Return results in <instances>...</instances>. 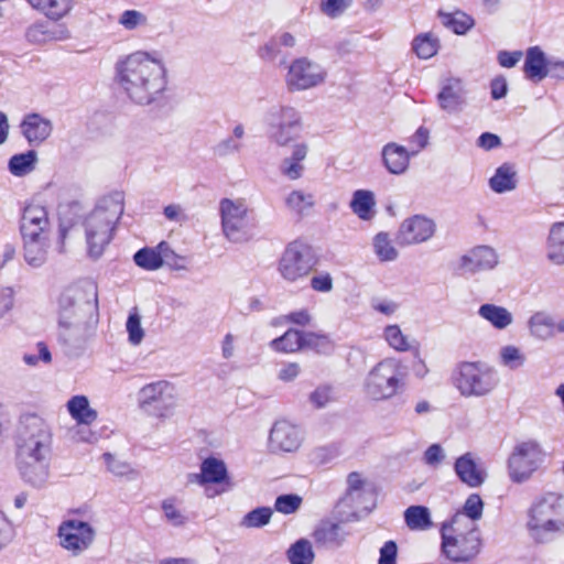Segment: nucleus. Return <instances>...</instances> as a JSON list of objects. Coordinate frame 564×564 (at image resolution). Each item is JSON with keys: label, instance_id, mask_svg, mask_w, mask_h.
<instances>
[{"label": "nucleus", "instance_id": "nucleus-39", "mask_svg": "<svg viewBox=\"0 0 564 564\" xmlns=\"http://www.w3.org/2000/svg\"><path fill=\"white\" fill-rule=\"evenodd\" d=\"M67 410L76 423H93L97 419V412L89 405L85 395H74L67 401Z\"/></svg>", "mask_w": 564, "mask_h": 564}, {"label": "nucleus", "instance_id": "nucleus-46", "mask_svg": "<svg viewBox=\"0 0 564 564\" xmlns=\"http://www.w3.org/2000/svg\"><path fill=\"white\" fill-rule=\"evenodd\" d=\"M404 520L411 530H426L432 525L430 511L423 506L409 507L404 511Z\"/></svg>", "mask_w": 564, "mask_h": 564}, {"label": "nucleus", "instance_id": "nucleus-57", "mask_svg": "<svg viewBox=\"0 0 564 564\" xmlns=\"http://www.w3.org/2000/svg\"><path fill=\"white\" fill-rule=\"evenodd\" d=\"M162 511L165 519L173 525L180 527L185 524L186 517L176 507L175 498H169L162 501Z\"/></svg>", "mask_w": 564, "mask_h": 564}, {"label": "nucleus", "instance_id": "nucleus-31", "mask_svg": "<svg viewBox=\"0 0 564 564\" xmlns=\"http://www.w3.org/2000/svg\"><path fill=\"white\" fill-rule=\"evenodd\" d=\"M562 532H564V521L562 520L547 518L541 523L531 520V540L535 544L551 543Z\"/></svg>", "mask_w": 564, "mask_h": 564}, {"label": "nucleus", "instance_id": "nucleus-61", "mask_svg": "<svg viewBox=\"0 0 564 564\" xmlns=\"http://www.w3.org/2000/svg\"><path fill=\"white\" fill-rule=\"evenodd\" d=\"M352 0H322L321 11L329 17L336 18L351 6Z\"/></svg>", "mask_w": 564, "mask_h": 564}, {"label": "nucleus", "instance_id": "nucleus-58", "mask_svg": "<svg viewBox=\"0 0 564 564\" xmlns=\"http://www.w3.org/2000/svg\"><path fill=\"white\" fill-rule=\"evenodd\" d=\"M104 459L107 464L108 470L111 471L116 476H131L134 478L135 471L133 468L127 463L115 458L110 453L104 454Z\"/></svg>", "mask_w": 564, "mask_h": 564}, {"label": "nucleus", "instance_id": "nucleus-64", "mask_svg": "<svg viewBox=\"0 0 564 564\" xmlns=\"http://www.w3.org/2000/svg\"><path fill=\"white\" fill-rule=\"evenodd\" d=\"M398 546L394 541H387L380 549L378 564H395Z\"/></svg>", "mask_w": 564, "mask_h": 564}, {"label": "nucleus", "instance_id": "nucleus-26", "mask_svg": "<svg viewBox=\"0 0 564 564\" xmlns=\"http://www.w3.org/2000/svg\"><path fill=\"white\" fill-rule=\"evenodd\" d=\"M69 37L67 29L62 26L50 28L45 22H36L25 31V39L31 44H45L52 41H63Z\"/></svg>", "mask_w": 564, "mask_h": 564}, {"label": "nucleus", "instance_id": "nucleus-54", "mask_svg": "<svg viewBox=\"0 0 564 564\" xmlns=\"http://www.w3.org/2000/svg\"><path fill=\"white\" fill-rule=\"evenodd\" d=\"M373 247L376 254L381 261H392L398 257V251L392 246L389 236L386 232H379L375 237Z\"/></svg>", "mask_w": 564, "mask_h": 564}, {"label": "nucleus", "instance_id": "nucleus-32", "mask_svg": "<svg viewBox=\"0 0 564 564\" xmlns=\"http://www.w3.org/2000/svg\"><path fill=\"white\" fill-rule=\"evenodd\" d=\"M556 333H564V321L555 322L554 318L544 313H536L531 316V335L547 339Z\"/></svg>", "mask_w": 564, "mask_h": 564}, {"label": "nucleus", "instance_id": "nucleus-9", "mask_svg": "<svg viewBox=\"0 0 564 564\" xmlns=\"http://www.w3.org/2000/svg\"><path fill=\"white\" fill-rule=\"evenodd\" d=\"M315 265L311 248L301 242H290L278 262V272L288 282L306 278Z\"/></svg>", "mask_w": 564, "mask_h": 564}, {"label": "nucleus", "instance_id": "nucleus-37", "mask_svg": "<svg viewBox=\"0 0 564 564\" xmlns=\"http://www.w3.org/2000/svg\"><path fill=\"white\" fill-rule=\"evenodd\" d=\"M411 47L419 58L429 59L437 54L441 41L433 32L420 33L412 40Z\"/></svg>", "mask_w": 564, "mask_h": 564}, {"label": "nucleus", "instance_id": "nucleus-1", "mask_svg": "<svg viewBox=\"0 0 564 564\" xmlns=\"http://www.w3.org/2000/svg\"><path fill=\"white\" fill-rule=\"evenodd\" d=\"M116 79L126 96L140 106L160 101L167 86L163 64L142 52L116 64Z\"/></svg>", "mask_w": 564, "mask_h": 564}, {"label": "nucleus", "instance_id": "nucleus-36", "mask_svg": "<svg viewBox=\"0 0 564 564\" xmlns=\"http://www.w3.org/2000/svg\"><path fill=\"white\" fill-rule=\"evenodd\" d=\"M547 259L556 264H564V223H555L547 238Z\"/></svg>", "mask_w": 564, "mask_h": 564}, {"label": "nucleus", "instance_id": "nucleus-55", "mask_svg": "<svg viewBox=\"0 0 564 564\" xmlns=\"http://www.w3.org/2000/svg\"><path fill=\"white\" fill-rule=\"evenodd\" d=\"M126 328L128 332L129 343L133 346L140 345L144 338V329L141 326V316L135 308L130 312L126 323Z\"/></svg>", "mask_w": 564, "mask_h": 564}, {"label": "nucleus", "instance_id": "nucleus-20", "mask_svg": "<svg viewBox=\"0 0 564 564\" xmlns=\"http://www.w3.org/2000/svg\"><path fill=\"white\" fill-rule=\"evenodd\" d=\"M454 470L458 479L469 488H479L488 477L486 469L476 462L470 452L456 458Z\"/></svg>", "mask_w": 564, "mask_h": 564}, {"label": "nucleus", "instance_id": "nucleus-47", "mask_svg": "<svg viewBox=\"0 0 564 564\" xmlns=\"http://www.w3.org/2000/svg\"><path fill=\"white\" fill-rule=\"evenodd\" d=\"M303 332L290 328L282 336L271 341V347L276 351L295 352L302 349Z\"/></svg>", "mask_w": 564, "mask_h": 564}, {"label": "nucleus", "instance_id": "nucleus-3", "mask_svg": "<svg viewBox=\"0 0 564 564\" xmlns=\"http://www.w3.org/2000/svg\"><path fill=\"white\" fill-rule=\"evenodd\" d=\"M79 317L80 329L99 323L98 288L95 282L74 285L64 290L58 297V323L69 327V319Z\"/></svg>", "mask_w": 564, "mask_h": 564}, {"label": "nucleus", "instance_id": "nucleus-60", "mask_svg": "<svg viewBox=\"0 0 564 564\" xmlns=\"http://www.w3.org/2000/svg\"><path fill=\"white\" fill-rule=\"evenodd\" d=\"M365 498L366 496H362V497H354V505H350V506H344L343 508H336L337 509V512L338 514L341 517L343 520L345 521H354V520H359L360 519V516H359V511L361 509H365V510H368L367 507H364V501H365Z\"/></svg>", "mask_w": 564, "mask_h": 564}, {"label": "nucleus", "instance_id": "nucleus-52", "mask_svg": "<svg viewBox=\"0 0 564 564\" xmlns=\"http://www.w3.org/2000/svg\"><path fill=\"white\" fill-rule=\"evenodd\" d=\"M332 346L329 336L323 333L303 332L302 349H314L318 352L327 351Z\"/></svg>", "mask_w": 564, "mask_h": 564}, {"label": "nucleus", "instance_id": "nucleus-29", "mask_svg": "<svg viewBox=\"0 0 564 564\" xmlns=\"http://www.w3.org/2000/svg\"><path fill=\"white\" fill-rule=\"evenodd\" d=\"M529 446L527 443L518 445L508 459V474L513 482L521 484L529 478Z\"/></svg>", "mask_w": 564, "mask_h": 564}, {"label": "nucleus", "instance_id": "nucleus-56", "mask_svg": "<svg viewBox=\"0 0 564 564\" xmlns=\"http://www.w3.org/2000/svg\"><path fill=\"white\" fill-rule=\"evenodd\" d=\"M302 501V497L296 494L281 495L275 499L274 509L283 514H292L300 509Z\"/></svg>", "mask_w": 564, "mask_h": 564}, {"label": "nucleus", "instance_id": "nucleus-53", "mask_svg": "<svg viewBox=\"0 0 564 564\" xmlns=\"http://www.w3.org/2000/svg\"><path fill=\"white\" fill-rule=\"evenodd\" d=\"M383 335L389 346L397 351H408L411 347L408 337L398 325L387 326Z\"/></svg>", "mask_w": 564, "mask_h": 564}, {"label": "nucleus", "instance_id": "nucleus-18", "mask_svg": "<svg viewBox=\"0 0 564 564\" xmlns=\"http://www.w3.org/2000/svg\"><path fill=\"white\" fill-rule=\"evenodd\" d=\"M19 129L31 147H39L51 137L53 123L48 118L37 112H31L23 117Z\"/></svg>", "mask_w": 564, "mask_h": 564}, {"label": "nucleus", "instance_id": "nucleus-45", "mask_svg": "<svg viewBox=\"0 0 564 564\" xmlns=\"http://www.w3.org/2000/svg\"><path fill=\"white\" fill-rule=\"evenodd\" d=\"M484 510V502L478 494H471L466 499L463 512H457L451 523L459 525L460 522L464 520V517L469 518L471 520L470 523H474V521L479 520L482 516Z\"/></svg>", "mask_w": 564, "mask_h": 564}, {"label": "nucleus", "instance_id": "nucleus-21", "mask_svg": "<svg viewBox=\"0 0 564 564\" xmlns=\"http://www.w3.org/2000/svg\"><path fill=\"white\" fill-rule=\"evenodd\" d=\"M50 459L17 457V466L23 480L36 488L44 486L50 477Z\"/></svg>", "mask_w": 564, "mask_h": 564}, {"label": "nucleus", "instance_id": "nucleus-63", "mask_svg": "<svg viewBox=\"0 0 564 564\" xmlns=\"http://www.w3.org/2000/svg\"><path fill=\"white\" fill-rule=\"evenodd\" d=\"M242 149V143L231 135L220 141L215 147V153L219 156H226L232 153H237Z\"/></svg>", "mask_w": 564, "mask_h": 564}, {"label": "nucleus", "instance_id": "nucleus-12", "mask_svg": "<svg viewBox=\"0 0 564 564\" xmlns=\"http://www.w3.org/2000/svg\"><path fill=\"white\" fill-rule=\"evenodd\" d=\"M248 207L243 199L223 198L219 202L221 229L231 242L247 240Z\"/></svg>", "mask_w": 564, "mask_h": 564}, {"label": "nucleus", "instance_id": "nucleus-5", "mask_svg": "<svg viewBox=\"0 0 564 564\" xmlns=\"http://www.w3.org/2000/svg\"><path fill=\"white\" fill-rule=\"evenodd\" d=\"M406 375V368L400 360L386 358L369 371L366 393L373 400H388L403 390Z\"/></svg>", "mask_w": 564, "mask_h": 564}, {"label": "nucleus", "instance_id": "nucleus-2", "mask_svg": "<svg viewBox=\"0 0 564 564\" xmlns=\"http://www.w3.org/2000/svg\"><path fill=\"white\" fill-rule=\"evenodd\" d=\"M123 213L124 194L113 191L102 196L85 217L83 226L89 258L96 260L102 256Z\"/></svg>", "mask_w": 564, "mask_h": 564}, {"label": "nucleus", "instance_id": "nucleus-33", "mask_svg": "<svg viewBox=\"0 0 564 564\" xmlns=\"http://www.w3.org/2000/svg\"><path fill=\"white\" fill-rule=\"evenodd\" d=\"M437 17L443 26L457 35H464L475 26V19L464 11L444 12L440 10Z\"/></svg>", "mask_w": 564, "mask_h": 564}, {"label": "nucleus", "instance_id": "nucleus-44", "mask_svg": "<svg viewBox=\"0 0 564 564\" xmlns=\"http://www.w3.org/2000/svg\"><path fill=\"white\" fill-rule=\"evenodd\" d=\"M290 564H312L315 558L312 543L306 539L295 541L286 551Z\"/></svg>", "mask_w": 564, "mask_h": 564}, {"label": "nucleus", "instance_id": "nucleus-13", "mask_svg": "<svg viewBox=\"0 0 564 564\" xmlns=\"http://www.w3.org/2000/svg\"><path fill=\"white\" fill-rule=\"evenodd\" d=\"M69 327H64L58 323V340L69 356H78L86 347L88 340L95 335L98 323H94L91 327L80 329L83 325L82 318L75 317L69 319Z\"/></svg>", "mask_w": 564, "mask_h": 564}, {"label": "nucleus", "instance_id": "nucleus-59", "mask_svg": "<svg viewBox=\"0 0 564 564\" xmlns=\"http://www.w3.org/2000/svg\"><path fill=\"white\" fill-rule=\"evenodd\" d=\"M119 23L126 30H134L140 25H145L148 23V19L145 14L138 10H126L121 13Z\"/></svg>", "mask_w": 564, "mask_h": 564}, {"label": "nucleus", "instance_id": "nucleus-35", "mask_svg": "<svg viewBox=\"0 0 564 564\" xmlns=\"http://www.w3.org/2000/svg\"><path fill=\"white\" fill-rule=\"evenodd\" d=\"M561 495L546 492L538 497L531 506V520L539 521L543 517H552L560 513Z\"/></svg>", "mask_w": 564, "mask_h": 564}, {"label": "nucleus", "instance_id": "nucleus-50", "mask_svg": "<svg viewBox=\"0 0 564 564\" xmlns=\"http://www.w3.org/2000/svg\"><path fill=\"white\" fill-rule=\"evenodd\" d=\"M527 361V356L522 352L518 347L512 345H507L501 347L499 351V362L501 366L516 370L522 366H524Z\"/></svg>", "mask_w": 564, "mask_h": 564}, {"label": "nucleus", "instance_id": "nucleus-34", "mask_svg": "<svg viewBox=\"0 0 564 564\" xmlns=\"http://www.w3.org/2000/svg\"><path fill=\"white\" fill-rule=\"evenodd\" d=\"M23 249L26 263L39 268L47 259L48 239L47 237L23 239Z\"/></svg>", "mask_w": 564, "mask_h": 564}, {"label": "nucleus", "instance_id": "nucleus-42", "mask_svg": "<svg viewBox=\"0 0 564 564\" xmlns=\"http://www.w3.org/2000/svg\"><path fill=\"white\" fill-rule=\"evenodd\" d=\"M478 314L497 329L507 328L513 321L507 308L495 304H482Z\"/></svg>", "mask_w": 564, "mask_h": 564}, {"label": "nucleus", "instance_id": "nucleus-23", "mask_svg": "<svg viewBox=\"0 0 564 564\" xmlns=\"http://www.w3.org/2000/svg\"><path fill=\"white\" fill-rule=\"evenodd\" d=\"M200 470L207 484H216L220 489L216 491L217 495L227 492L235 487V482L230 478L227 466L224 460L216 457H207L200 464Z\"/></svg>", "mask_w": 564, "mask_h": 564}, {"label": "nucleus", "instance_id": "nucleus-51", "mask_svg": "<svg viewBox=\"0 0 564 564\" xmlns=\"http://www.w3.org/2000/svg\"><path fill=\"white\" fill-rule=\"evenodd\" d=\"M348 488L345 496L337 502L336 508H343L344 506L354 505V497L367 496L364 491V480L358 473H350L347 478Z\"/></svg>", "mask_w": 564, "mask_h": 564}, {"label": "nucleus", "instance_id": "nucleus-28", "mask_svg": "<svg viewBox=\"0 0 564 564\" xmlns=\"http://www.w3.org/2000/svg\"><path fill=\"white\" fill-rule=\"evenodd\" d=\"M34 10L51 21H59L70 13L74 0H25Z\"/></svg>", "mask_w": 564, "mask_h": 564}, {"label": "nucleus", "instance_id": "nucleus-15", "mask_svg": "<svg viewBox=\"0 0 564 564\" xmlns=\"http://www.w3.org/2000/svg\"><path fill=\"white\" fill-rule=\"evenodd\" d=\"M434 231L435 224L433 220L421 215H414L401 223L395 239L400 246H410L429 240Z\"/></svg>", "mask_w": 564, "mask_h": 564}, {"label": "nucleus", "instance_id": "nucleus-10", "mask_svg": "<svg viewBox=\"0 0 564 564\" xmlns=\"http://www.w3.org/2000/svg\"><path fill=\"white\" fill-rule=\"evenodd\" d=\"M326 69L318 63L299 57L291 62L285 75V85L290 91H303L325 83Z\"/></svg>", "mask_w": 564, "mask_h": 564}, {"label": "nucleus", "instance_id": "nucleus-6", "mask_svg": "<svg viewBox=\"0 0 564 564\" xmlns=\"http://www.w3.org/2000/svg\"><path fill=\"white\" fill-rule=\"evenodd\" d=\"M453 382L463 397H485L499 383L498 371L481 361L460 362L453 372Z\"/></svg>", "mask_w": 564, "mask_h": 564}, {"label": "nucleus", "instance_id": "nucleus-4", "mask_svg": "<svg viewBox=\"0 0 564 564\" xmlns=\"http://www.w3.org/2000/svg\"><path fill=\"white\" fill-rule=\"evenodd\" d=\"M52 434L45 421L36 414L20 417L17 435V457L51 458Z\"/></svg>", "mask_w": 564, "mask_h": 564}, {"label": "nucleus", "instance_id": "nucleus-43", "mask_svg": "<svg viewBox=\"0 0 564 564\" xmlns=\"http://www.w3.org/2000/svg\"><path fill=\"white\" fill-rule=\"evenodd\" d=\"M314 204V196L300 189L292 191L284 198L285 207L299 217H302Z\"/></svg>", "mask_w": 564, "mask_h": 564}, {"label": "nucleus", "instance_id": "nucleus-8", "mask_svg": "<svg viewBox=\"0 0 564 564\" xmlns=\"http://www.w3.org/2000/svg\"><path fill=\"white\" fill-rule=\"evenodd\" d=\"M442 550L453 562H468L480 551L479 532L475 523H470L467 532L459 531V525L444 523L442 525Z\"/></svg>", "mask_w": 564, "mask_h": 564}, {"label": "nucleus", "instance_id": "nucleus-22", "mask_svg": "<svg viewBox=\"0 0 564 564\" xmlns=\"http://www.w3.org/2000/svg\"><path fill=\"white\" fill-rule=\"evenodd\" d=\"M308 154L306 142H295L291 145L290 155L283 158L279 165L280 173L290 181H296L305 171L304 161Z\"/></svg>", "mask_w": 564, "mask_h": 564}, {"label": "nucleus", "instance_id": "nucleus-24", "mask_svg": "<svg viewBox=\"0 0 564 564\" xmlns=\"http://www.w3.org/2000/svg\"><path fill=\"white\" fill-rule=\"evenodd\" d=\"M411 156V152L395 142L387 143L381 150L382 163L393 175H401L408 171Z\"/></svg>", "mask_w": 564, "mask_h": 564}, {"label": "nucleus", "instance_id": "nucleus-38", "mask_svg": "<svg viewBox=\"0 0 564 564\" xmlns=\"http://www.w3.org/2000/svg\"><path fill=\"white\" fill-rule=\"evenodd\" d=\"M518 178L514 167L508 163L502 164L496 170L494 176L489 180V186L495 193H506L517 187Z\"/></svg>", "mask_w": 564, "mask_h": 564}, {"label": "nucleus", "instance_id": "nucleus-48", "mask_svg": "<svg viewBox=\"0 0 564 564\" xmlns=\"http://www.w3.org/2000/svg\"><path fill=\"white\" fill-rule=\"evenodd\" d=\"M273 510L270 507H258L246 513L239 525L245 529H258L267 525L272 518Z\"/></svg>", "mask_w": 564, "mask_h": 564}, {"label": "nucleus", "instance_id": "nucleus-19", "mask_svg": "<svg viewBox=\"0 0 564 564\" xmlns=\"http://www.w3.org/2000/svg\"><path fill=\"white\" fill-rule=\"evenodd\" d=\"M48 226V217L44 207L29 205L24 208L20 221L22 239L47 237Z\"/></svg>", "mask_w": 564, "mask_h": 564}, {"label": "nucleus", "instance_id": "nucleus-40", "mask_svg": "<svg viewBox=\"0 0 564 564\" xmlns=\"http://www.w3.org/2000/svg\"><path fill=\"white\" fill-rule=\"evenodd\" d=\"M349 206L360 219L368 220L373 216L375 194L368 189H357L352 194Z\"/></svg>", "mask_w": 564, "mask_h": 564}, {"label": "nucleus", "instance_id": "nucleus-25", "mask_svg": "<svg viewBox=\"0 0 564 564\" xmlns=\"http://www.w3.org/2000/svg\"><path fill=\"white\" fill-rule=\"evenodd\" d=\"M441 109L448 113L458 112L465 105V90L459 79H449L437 95Z\"/></svg>", "mask_w": 564, "mask_h": 564}, {"label": "nucleus", "instance_id": "nucleus-16", "mask_svg": "<svg viewBox=\"0 0 564 564\" xmlns=\"http://www.w3.org/2000/svg\"><path fill=\"white\" fill-rule=\"evenodd\" d=\"M547 76L564 80V61L549 59L540 46H531V84H539Z\"/></svg>", "mask_w": 564, "mask_h": 564}, {"label": "nucleus", "instance_id": "nucleus-49", "mask_svg": "<svg viewBox=\"0 0 564 564\" xmlns=\"http://www.w3.org/2000/svg\"><path fill=\"white\" fill-rule=\"evenodd\" d=\"M134 263L148 271H155L163 265L162 254L152 248H142L133 256Z\"/></svg>", "mask_w": 564, "mask_h": 564}, {"label": "nucleus", "instance_id": "nucleus-11", "mask_svg": "<svg viewBox=\"0 0 564 564\" xmlns=\"http://www.w3.org/2000/svg\"><path fill=\"white\" fill-rule=\"evenodd\" d=\"M57 538L62 549L73 556H78L93 545L96 530L88 522L67 519L58 525Z\"/></svg>", "mask_w": 564, "mask_h": 564}, {"label": "nucleus", "instance_id": "nucleus-17", "mask_svg": "<svg viewBox=\"0 0 564 564\" xmlns=\"http://www.w3.org/2000/svg\"><path fill=\"white\" fill-rule=\"evenodd\" d=\"M302 442L299 429L286 420L276 421L269 435V445L273 452H294Z\"/></svg>", "mask_w": 564, "mask_h": 564}, {"label": "nucleus", "instance_id": "nucleus-14", "mask_svg": "<svg viewBox=\"0 0 564 564\" xmlns=\"http://www.w3.org/2000/svg\"><path fill=\"white\" fill-rule=\"evenodd\" d=\"M140 404L152 405L160 415L172 410L177 400L175 387L165 380L149 383L140 390Z\"/></svg>", "mask_w": 564, "mask_h": 564}, {"label": "nucleus", "instance_id": "nucleus-7", "mask_svg": "<svg viewBox=\"0 0 564 564\" xmlns=\"http://www.w3.org/2000/svg\"><path fill=\"white\" fill-rule=\"evenodd\" d=\"M264 122L268 140L280 148L295 143L303 130L302 116L291 106L271 107L265 113Z\"/></svg>", "mask_w": 564, "mask_h": 564}, {"label": "nucleus", "instance_id": "nucleus-30", "mask_svg": "<svg viewBox=\"0 0 564 564\" xmlns=\"http://www.w3.org/2000/svg\"><path fill=\"white\" fill-rule=\"evenodd\" d=\"M348 535L340 524L333 522L321 523L313 533L315 542L327 547H340Z\"/></svg>", "mask_w": 564, "mask_h": 564}, {"label": "nucleus", "instance_id": "nucleus-62", "mask_svg": "<svg viewBox=\"0 0 564 564\" xmlns=\"http://www.w3.org/2000/svg\"><path fill=\"white\" fill-rule=\"evenodd\" d=\"M91 423H76L73 430V440L76 442L94 444L98 441L99 434L90 429Z\"/></svg>", "mask_w": 564, "mask_h": 564}, {"label": "nucleus", "instance_id": "nucleus-27", "mask_svg": "<svg viewBox=\"0 0 564 564\" xmlns=\"http://www.w3.org/2000/svg\"><path fill=\"white\" fill-rule=\"evenodd\" d=\"M462 262L471 271L490 270L498 263V256L491 247L478 246L464 256Z\"/></svg>", "mask_w": 564, "mask_h": 564}, {"label": "nucleus", "instance_id": "nucleus-41", "mask_svg": "<svg viewBox=\"0 0 564 564\" xmlns=\"http://www.w3.org/2000/svg\"><path fill=\"white\" fill-rule=\"evenodd\" d=\"M37 163V153L29 150L24 153L14 154L8 162L10 173L17 177H22L35 170Z\"/></svg>", "mask_w": 564, "mask_h": 564}]
</instances>
